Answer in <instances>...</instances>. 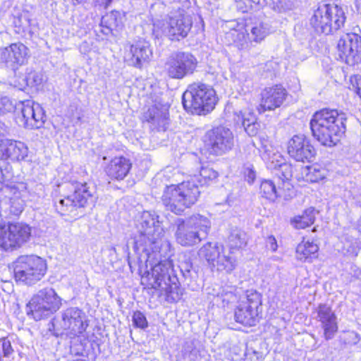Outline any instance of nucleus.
Here are the masks:
<instances>
[{"mask_svg":"<svg viewBox=\"0 0 361 361\" xmlns=\"http://www.w3.org/2000/svg\"><path fill=\"white\" fill-rule=\"evenodd\" d=\"M266 247L271 250L272 252H275L277 250L278 245L274 235H269L266 239Z\"/></svg>","mask_w":361,"mask_h":361,"instance_id":"nucleus-53","label":"nucleus"},{"mask_svg":"<svg viewBox=\"0 0 361 361\" xmlns=\"http://www.w3.org/2000/svg\"><path fill=\"white\" fill-rule=\"evenodd\" d=\"M69 193L61 194L54 198V207L61 216L76 218L78 209L93 204L96 197L94 189L92 190L86 183H71L66 185Z\"/></svg>","mask_w":361,"mask_h":361,"instance_id":"nucleus-3","label":"nucleus"},{"mask_svg":"<svg viewBox=\"0 0 361 361\" xmlns=\"http://www.w3.org/2000/svg\"><path fill=\"white\" fill-rule=\"evenodd\" d=\"M358 245L357 240L353 238L346 237L343 242V252L345 255L355 257L357 255Z\"/></svg>","mask_w":361,"mask_h":361,"instance_id":"nucleus-41","label":"nucleus"},{"mask_svg":"<svg viewBox=\"0 0 361 361\" xmlns=\"http://www.w3.org/2000/svg\"><path fill=\"white\" fill-rule=\"evenodd\" d=\"M0 343H1L2 351L4 357H9L13 354V349L10 340L4 337L0 338Z\"/></svg>","mask_w":361,"mask_h":361,"instance_id":"nucleus-52","label":"nucleus"},{"mask_svg":"<svg viewBox=\"0 0 361 361\" xmlns=\"http://www.w3.org/2000/svg\"><path fill=\"white\" fill-rule=\"evenodd\" d=\"M201 185L208 184L218 177V173L209 166H202L199 175H194Z\"/></svg>","mask_w":361,"mask_h":361,"instance_id":"nucleus-38","label":"nucleus"},{"mask_svg":"<svg viewBox=\"0 0 361 361\" xmlns=\"http://www.w3.org/2000/svg\"><path fill=\"white\" fill-rule=\"evenodd\" d=\"M286 94V90L280 85L265 88L261 93L259 111L262 113L279 107L284 102Z\"/></svg>","mask_w":361,"mask_h":361,"instance_id":"nucleus-20","label":"nucleus"},{"mask_svg":"<svg viewBox=\"0 0 361 361\" xmlns=\"http://www.w3.org/2000/svg\"><path fill=\"white\" fill-rule=\"evenodd\" d=\"M205 142L210 154L221 155L232 149L233 135L229 128L220 126L207 133Z\"/></svg>","mask_w":361,"mask_h":361,"instance_id":"nucleus-14","label":"nucleus"},{"mask_svg":"<svg viewBox=\"0 0 361 361\" xmlns=\"http://www.w3.org/2000/svg\"><path fill=\"white\" fill-rule=\"evenodd\" d=\"M210 228V220L199 214L178 219L175 233L176 242L183 247L195 246L207 238Z\"/></svg>","mask_w":361,"mask_h":361,"instance_id":"nucleus-5","label":"nucleus"},{"mask_svg":"<svg viewBox=\"0 0 361 361\" xmlns=\"http://www.w3.org/2000/svg\"><path fill=\"white\" fill-rule=\"evenodd\" d=\"M235 251L226 250L222 245L207 243L199 250V255L204 258L212 267H216L219 271L229 274L236 267Z\"/></svg>","mask_w":361,"mask_h":361,"instance_id":"nucleus-10","label":"nucleus"},{"mask_svg":"<svg viewBox=\"0 0 361 361\" xmlns=\"http://www.w3.org/2000/svg\"><path fill=\"white\" fill-rule=\"evenodd\" d=\"M228 244L229 249L234 251L243 248L247 244L245 233L238 228L231 229L228 238Z\"/></svg>","mask_w":361,"mask_h":361,"instance_id":"nucleus-33","label":"nucleus"},{"mask_svg":"<svg viewBox=\"0 0 361 361\" xmlns=\"http://www.w3.org/2000/svg\"><path fill=\"white\" fill-rule=\"evenodd\" d=\"M21 122L26 128L37 129L43 126L45 122V113L38 103L27 100L21 103Z\"/></svg>","mask_w":361,"mask_h":361,"instance_id":"nucleus-17","label":"nucleus"},{"mask_svg":"<svg viewBox=\"0 0 361 361\" xmlns=\"http://www.w3.org/2000/svg\"><path fill=\"white\" fill-rule=\"evenodd\" d=\"M118 12L116 11V12H112L110 15L107 16L106 18H108V20H114V23H110L109 25V28H111L112 26H117L118 24L116 23V16L117 15H118Z\"/></svg>","mask_w":361,"mask_h":361,"instance_id":"nucleus-54","label":"nucleus"},{"mask_svg":"<svg viewBox=\"0 0 361 361\" xmlns=\"http://www.w3.org/2000/svg\"><path fill=\"white\" fill-rule=\"evenodd\" d=\"M16 108L13 102L6 96L0 93V115H4L14 111Z\"/></svg>","mask_w":361,"mask_h":361,"instance_id":"nucleus-43","label":"nucleus"},{"mask_svg":"<svg viewBox=\"0 0 361 361\" xmlns=\"http://www.w3.org/2000/svg\"><path fill=\"white\" fill-rule=\"evenodd\" d=\"M267 167L273 171L279 180L281 179L283 186H287L288 188L291 186L290 178L293 174L292 166L286 162L280 153H274L269 158Z\"/></svg>","mask_w":361,"mask_h":361,"instance_id":"nucleus-22","label":"nucleus"},{"mask_svg":"<svg viewBox=\"0 0 361 361\" xmlns=\"http://www.w3.org/2000/svg\"><path fill=\"white\" fill-rule=\"evenodd\" d=\"M314 209H306L300 216H297L291 220V224L298 229H303L312 225L315 219Z\"/></svg>","mask_w":361,"mask_h":361,"instance_id":"nucleus-35","label":"nucleus"},{"mask_svg":"<svg viewBox=\"0 0 361 361\" xmlns=\"http://www.w3.org/2000/svg\"><path fill=\"white\" fill-rule=\"evenodd\" d=\"M28 155V147L20 142L12 140H0V159L23 161Z\"/></svg>","mask_w":361,"mask_h":361,"instance_id":"nucleus-21","label":"nucleus"},{"mask_svg":"<svg viewBox=\"0 0 361 361\" xmlns=\"http://www.w3.org/2000/svg\"><path fill=\"white\" fill-rule=\"evenodd\" d=\"M319 247L317 244L309 240H303L296 247L295 257L303 262H310L317 257Z\"/></svg>","mask_w":361,"mask_h":361,"instance_id":"nucleus-30","label":"nucleus"},{"mask_svg":"<svg viewBox=\"0 0 361 361\" xmlns=\"http://www.w3.org/2000/svg\"><path fill=\"white\" fill-rule=\"evenodd\" d=\"M192 25L191 17L183 13H176L165 20L154 23L153 34L156 37H167L171 40L179 41L187 37Z\"/></svg>","mask_w":361,"mask_h":361,"instance_id":"nucleus-7","label":"nucleus"},{"mask_svg":"<svg viewBox=\"0 0 361 361\" xmlns=\"http://www.w3.org/2000/svg\"><path fill=\"white\" fill-rule=\"evenodd\" d=\"M236 8L241 12H247L252 8V4H259V0H234Z\"/></svg>","mask_w":361,"mask_h":361,"instance_id":"nucleus-45","label":"nucleus"},{"mask_svg":"<svg viewBox=\"0 0 361 361\" xmlns=\"http://www.w3.org/2000/svg\"><path fill=\"white\" fill-rule=\"evenodd\" d=\"M275 4V8L279 12L286 11L293 8L294 0H277Z\"/></svg>","mask_w":361,"mask_h":361,"instance_id":"nucleus-50","label":"nucleus"},{"mask_svg":"<svg viewBox=\"0 0 361 361\" xmlns=\"http://www.w3.org/2000/svg\"><path fill=\"white\" fill-rule=\"evenodd\" d=\"M200 195L199 187L191 180L166 186L161 202L167 210L180 215L196 203Z\"/></svg>","mask_w":361,"mask_h":361,"instance_id":"nucleus-4","label":"nucleus"},{"mask_svg":"<svg viewBox=\"0 0 361 361\" xmlns=\"http://www.w3.org/2000/svg\"><path fill=\"white\" fill-rule=\"evenodd\" d=\"M13 175L8 172H4L0 168V190H4L5 189L8 190H16L15 185H12L9 180L12 178Z\"/></svg>","mask_w":361,"mask_h":361,"instance_id":"nucleus-44","label":"nucleus"},{"mask_svg":"<svg viewBox=\"0 0 361 361\" xmlns=\"http://www.w3.org/2000/svg\"><path fill=\"white\" fill-rule=\"evenodd\" d=\"M310 54L307 48L302 49L298 51H294L292 56H290V63L292 65L296 66L300 62L306 60Z\"/></svg>","mask_w":361,"mask_h":361,"instance_id":"nucleus-42","label":"nucleus"},{"mask_svg":"<svg viewBox=\"0 0 361 361\" xmlns=\"http://www.w3.org/2000/svg\"><path fill=\"white\" fill-rule=\"evenodd\" d=\"M47 271L46 262L37 256H20L14 262L13 273L16 281L32 285L40 281Z\"/></svg>","mask_w":361,"mask_h":361,"instance_id":"nucleus-8","label":"nucleus"},{"mask_svg":"<svg viewBox=\"0 0 361 361\" xmlns=\"http://www.w3.org/2000/svg\"><path fill=\"white\" fill-rule=\"evenodd\" d=\"M234 35V42L240 49H248L250 44L252 42L250 33L235 31Z\"/></svg>","mask_w":361,"mask_h":361,"instance_id":"nucleus-40","label":"nucleus"},{"mask_svg":"<svg viewBox=\"0 0 361 361\" xmlns=\"http://www.w3.org/2000/svg\"><path fill=\"white\" fill-rule=\"evenodd\" d=\"M133 322L134 325L140 329H145L147 326V322L145 316L140 311L134 312L133 316Z\"/></svg>","mask_w":361,"mask_h":361,"instance_id":"nucleus-46","label":"nucleus"},{"mask_svg":"<svg viewBox=\"0 0 361 361\" xmlns=\"http://www.w3.org/2000/svg\"><path fill=\"white\" fill-rule=\"evenodd\" d=\"M28 56V49L21 42L0 47V68L16 72L27 62Z\"/></svg>","mask_w":361,"mask_h":361,"instance_id":"nucleus-15","label":"nucleus"},{"mask_svg":"<svg viewBox=\"0 0 361 361\" xmlns=\"http://www.w3.org/2000/svg\"><path fill=\"white\" fill-rule=\"evenodd\" d=\"M197 61L190 52L178 51L172 54L165 63V70L169 77L173 79H182L193 73L196 69Z\"/></svg>","mask_w":361,"mask_h":361,"instance_id":"nucleus-11","label":"nucleus"},{"mask_svg":"<svg viewBox=\"0 0 361 361\" xmlns=\"http://www.w3.org/2000/svg\"><path fill=\"white\" fill-rule=\"evenodd\" d=\"M112 0H105L106 5L108 6L111 3Z\"/></svg>","mask_w":361,"mask_h":361,"instance_id":"nucleus-58","label":"nucleus"},{"mask_svg":"<svg viewBox=\"0 0 361 361\" xmlns=\"http://www.w3.org/2000/svg\"><path fill=\"white\" fill-rule=\"evenodd\" d=\"M104 19H105L104 18H102V23H104Z\"/></svg>","mask_w":361,"mask_h":361,"instance_id":"nucleus-59","label":"nucleus"},{"mask_svg":"<svg viewBox=\"0 0 361 361\" xmlns=\"http://www.w3.org/2000/svg\"><path fill=\"white\" fill-rule=\"evenodd\" d=\"M184 109L192 114H206L212 111L217 102L214 90L203 83L190 85L183 94Z\"/></svg>","mask_w":361,"mask_h":361,"instance_id":"nucleus-6","label":"nucleus"},{"mask_svg":"<svg viewBox=\"0 0 361 361\" xmlns=\"http://www.w3.org/2000/svg\"><path fill=\"white\" fill-rule=\"evenodd\" d=\"M235 300L236 295L232 290V288H219L216 294H214L213 302L216 305L224 307Z\"/></svg>","mask_w":361,"mask_h":361,"instance_id":"nucleus-34","label":"nucleus"},{"mask_svg":"<svg viewBox=\"0 0 361 361\" xmlns=\"http://www.w3.org/2000/svg\"><path fill=\"white\" fill-rule=\"evenodd\" d=\"M339 58L347 64L353 66L360 60L361 37L355 33L341 36L337 44Z\"/></svg>","mask_w":361,"mask_h":361,"instance_id":"nucleus-16","label":"nucleus"},{"mask_svg":"<svg viewBox=\"0 0 361 361\" xmlns=\"http://www.w3.org/2000/svg\"><path fill=\"white\" fill-rule=\"evenodd\" d=\"M152 56L149 43L145 40H138L129 46L124 55L125 61L130 66L141 68Z\"/></svg>","mask_w":361,"mask_h":361,"instance_id":"nucleus-19","label":"nucleus"},{"mask_svg":"<svg viewBox=\"0 0 361 361\" xmlns=\"http://www.w3.org/2000/svg\"><path fill=\"white\" fill-rule=\"evenodd\" d=\"M318 321L324 329V336L326 340L331 339L338 331L336 316L330 307L326 305H319L317 308Z\"/></svg>","mask_w":361,"mask_h":361,"instance_id":"nucleus-23","label":"nucleus"},{"mask_svg":"<svg viewBox=\"0 0 361 361\" xmlns=\"http://www.w3.org/2000/svg\"><path fill=\"white\" fill-rule=\"evenodd\" d=\"M25 80L27 86L37 87L42 84L43 76L39 72H37L32 68H27Z\"/></svg>","mask_w":361,"mask_h":361,"instance_id":"nucleus-39","label":"nucleus"},{"mask_svg":"<svg viewBox=\"0 0 361 361\" xmlns=\"http://www.w3.org/2000/svg\"><path fill=\"white\" fill-rule=\"evenodd\" d=\"M287 186H283L281 179L279 180L278 177L276 176L274 180H264L260 185V193L264 198L270 200L275 201L278 197L283 195V191L289 190Z\"/></svg>","mask_w":361,"mask_h":361,"instance_id":"nucleus-28","label":"nucleus"},{"mask_svg":"<svg viewBox=\"0 0 361 361\" xmlns=\"http://www.w3.org/2000/svg\"><path fill=\"white\" fill-rule=\"evenodd\" d=\"M345 20L346 16L342 7L334 4H329L328 25H330V34L343 27Z\"/></svg>","mask_w":361,"mask_h":361,"instance_id":"nucleus-31","label":"nucleus"},{"mask_svg":"<svg viewBox=\"0 0 361 361\" xmlns=\"http://www.w3.org/2000/svg\"><path fill=\"white\" fill-rule=\"evenodd\" d=\"M329 22V4L320 3L314 10L310 18V25L318 33L330 34Z\"/></svg>","mask_w":361,"mask_h":361,"instance_id":"nucleus-25","label":"nucleus"},{"mask_svg":"<svg viewBox=\"0 0 361 361\" xmlns=\"http://www.w3.org/2000/svg\"><path fill=\"white\" fill-rule=\"evenodd\" d=\"M261 305V294L256 290H247L245 300H242L235 310V322L245 326L255 325Z\"/></svg>","mask_w":361,"mask_h":361,"instance_id":"nucleus-12","label":"nucleus"},{"mask_svg":"<svg viewBox=\"0 0 361 361\" xmlns=\"http://www.w3.org/2000/svg\"><path fill=\"white\" fill-rule=\"evenodd\" d=\"M233 121L236 126L243 128L250 136H255L259 130V124L257 122L255 114L245 109L234 112Z\"/></svg>","mask_w":361,"mask_h":361,"instance_id":"nucleus-26","label":"nucleus"},{"mask_svg":"<svg viewBox=\"0 0 361 361\" xmlns=\"http://www.w3.org/2000/svg\"><path fill=\"white\" fill-rule=\"evenodd\" d=\"M270 33V26L266 23H259L250 30V37L252 42L259 43Z\"/></svg>","mask_w":361,"mask_h":361,"instance_id":"nucleus-36","label":"nucleus"},{"mask_svg":"<svg viewBox=\"0 0 361 361\" xmlns=\"http://www.w3.org/2000/svg\"><path fill=\"white\" fill-rule=\"evenodd\" d=\"M4 194L12 193L13 197H8L10 206L11 209V214L18 215L23 209V201L20 197L18 190H1Z\"/></svg>","mask_w":361,"mask_h":361,"instance_id":"nucleus-37","label":"nucleus"},{"mask_svg":"<svg viewBox=\"0 0 361 361\" xmlns=\"http://www.w3.org/2000/svg\"><path fill=\"white\" fill-rule=\"evenodd\" d=\"M173 1H177L179 3H184L186 2L188 0H173Z\"/></svg>","mask_w":361,"mask_h":361,"instance_id":"nucleus-57","label":"nucleus"},{"mask_svg":"<svg viewBox=\"0 0 361 361\" xmlns=\"http://www.w3.org/2000/svg\"><path fill=\"white\" fill-rule=\"evenodd\" d=\"M8 226L0 225V247L4 250L8 249Z\"/></svg>","mask_w":361,"mask_h":361,"instance_id":"nucleus-48","label":"nucleus"},{"mask_svg":"<svg viewBox=\"0 0 361 361\" xmlns=\"http://www.w3.org/2000/svg\"><path fill=\"white\" fill-rule=\"evenodd\" d=\"M302 175L306 181L316 183L324 178L326 171L319 165L307 166L302 169Z\"/></svg>","mask_w":361,"mask_h":361,"instance_id":"nucleus-32","label":"nucleus"},{"mask_svg":"<svg viewBox=\"0 0 361 361\" xmlns=\"http://www.w3.org/2000/svg\"><path fill=\"white\" fill-rule=\"evenodd\" d=\"M147 122L157 128L158 130H166L169 124V114L166 109H161L157 106H152L145 115Z\"/></svg>","mask_w":361,"mask_h":361,"instance_id":"nucleus-29","label":"nucleus"},{"mask_svg":"<svg viewBox=\"0 0 361 361\" xmlns=\"http://www.w3.org/2000/svg\"><path fill=\"white\" fill-rule=\"evenodd\" d=\"M289 156L297 161H310L314 157L315 150L303 135H294L287 145Z\"/></svg>","mask_w":361,"mask_h":361,"instance_id":"nucleus-18","label":"nucleus"},{"mask_svg":"<svg viewBox=\"0 0 361 361\" xmlns=\"http://www.w3.org/2000/svg\"><path fill=\"white\" fill-rule=\"evenodd\" d=\"M245 179L249 183H252L256 178V171L252 164H247L244 166L243 171Z\"/></svg>","mask_w":361,"mask_h":361,"instance_id":"nucleus-51","label":"nucleus"},{"mask_svg":"<svg viewBox=\"0 0 361 361\" xmlns=\"http://www.w3.org/2000/svg\"><path fill=\"white\" fill-rule=\"evenodd\" d=\"M139 236L135 240L137 248L143 247L147 258L146 270L141 276V283L145 288L154 289L159 296L172 303L180 300L182 295L178 278L173 274V264L170 260H163L154 264L153 259L159 256L163 245L164 231L154 212L145 211L137 221Z\"/></svg>","mask_w":361,"mask_h":361,"instance_id":"nucleus-1","label":"nucleus"},{"mask_svg":"<svg viewBox=\"0 0 361 361\" xmlns=\"http://www.w3.org/2000/svg\"><path fill=\"white\" fill-rule=\"evenodd\" d=\"M8 226V249L20 247L28 240L30 236V228L23 224H9Z\"/></svg>","mask_w":361,"mask_h":361,"instance_id":"nucleus-27","label":"nucleus"},{"mask_svg":"<svg viewBox=\"0 0 361 361\" xmlns=\"http://www.w3.org/2000/svg\"><path fill=\"white\" fill-rule=\"evenodd\" d=\"M5 195V197L0 200V216L1 217H7L11 214L8 194Z\"/></svg>","mask_w":361,"mask_h":361,"instance_id":"nucleus-47","label":"nucleus"},{"mask_svg":"<svg viewBox=\"0 0 361 361\" xmlns=\"http://www.w3.org/2000/svg\"><path fill=\"white\" fill-rule=\"evenodd\" d=\"M349 89L354 91L361 99V77L354 75L350 77Z\"/></svg>","mask_w":361,"mask_h":361,"instance_id":"nucleus-49","label":"nucleus"},{"mask_svg":"<svg viewBox=\"0 0 361 361\" xmlns=\"http://www.w3.org/2000/svg\"><path fill=\"white\" fill-rule=\"evenodd\" d=\"M131 166L128 159L123 156L116 157L106 166L105 171L110 178L121 180L126 177Z\"/></svg>","mask_w":361,"mask_h":361,"instance_id":"nucleus-24","label":"nucleus"},{"mask_svg":"<svg viewBox=\"0 0 361 361\" xmlns=\"http://www.w3.org/2000/svg\"><path fill=\"white\" fill-rule=\"evenodd\" d=\"M80 351H82V346H81V345H80V349H79V350H75V351L73 349V347H72V346H71V353H75V355H78V354H80Z\"/></svg>","mask_w":361,"mask_h":361,"instance_id":"nucleus-55","label":"nucleus"},{"mask_svg":"<svg viewBox=\"0 0 361 361\" xmlns=\"http://www.w3.org/2000/svg\"><path fill=\"white\" fill-rule=\"evenodd\" d=\"M345 118L336 109H324L315 112L310 120L312 135L322 145H336L345 133Z\"/></svg>","mask_w":361,"mask_h":361,"instance_id":"nucleus-2","label":"nucleus"},{"mask_svg":"<svg viewBox=\"0 0 361 361\" xmlns=\"http://www.w3.org/2000/svg\"><path fill=\"white\" fill-rule=\"evenodd\" d=\"M60 328L70 336H79L87 329V319L85 312L77 307H68L61 312Z\"/></svg>","mask_w":361,"mask_h":361,"instance_id":"nucleus-13","label":"nucleus"},{"mask_svg":"<svg viewBox=\"0 0 361 361\" xmlns=\"http://www.w3.org/2000/svg\"><path fill=\"white\" fill-rule=\"evenodd\" d=\"M61 298L52 288H44L34 295L28 304L27 314L41 320L56 312L61 307Z\"/></svg>","mask_w":361,"mask_h":361,"instance_id":"nucleus-9","label":"nucleus"},{"mask_svg":"<svg viewBox=\"0 0 361 361\" xmlns=\"http://www.w3.org/2000/svg\"><path fill=\"white\" fill-rule=\"evenodd\" d=\"M73 1H74V4H81L83 1H85V0H73Z\"/></svg>","mask_w":361,"mask_h":361,"instance_id":"nucleus-56","label":"nucleus"}]
</instances>
